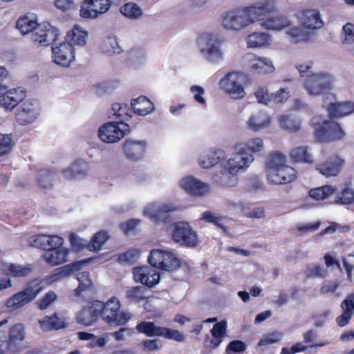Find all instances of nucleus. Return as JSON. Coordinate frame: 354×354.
Segmentation results:
<instances>
[{"label": "nucleus", "instance_id": "15", "mask_svg": "<svg viewBox=\"0 0 354 354\" xmlns=\"http://www.w3.org/2000/svg\"><path fill=\"white\" fill-rule=\"evenodd\" d=\"M52 52L54 62L63 66H68L75 59L74 46L66 41L60 43L57 46L53 44Z\"/></svg>", "mask_w": 354, "mask_h": 354}, {"label": "nucleus", "instance_id": "55", "mask_svg": "<svg viewBox=\"0 0 354 354\" xmlns=\"http://www.w3.org/2000/svg\"><path fill=\"white\" fill-rule=\"evenodd\" d=\"M69 241L72 248L76 251H81L84 249L87 250V243L85 240L79 237L75 233H71L69 236Z\"/></svg>", "mask_w": 354, "mask_h": 354}, {"label": "nucleus", "instance_id": "48", "mask_svg": "<svg viewBox=\"0 0 354 354\" xmlns=\"http://www.w3.org/2000/svg\"><path fill=\"white\" fill-rule=\"evenodd\" d=\"M120 10L122 15L130 19H138L142 15V9L133 2L126 3Z\"/></svg>", "mask_w": 354, "mask_h": 354}, {"label": "nucleus", "instance_id": "43", "mask_svg": "<svg viewBox=\"0 0 354 354\" xmlns=\"http://www.w3.org/2000/svg\"><path fill=\"white\" fill-rule=\"evenodd\" d=\"M109 235L105 230H101L95 233L91 241L87 243V250L91 252H97L101 250L102 245L109 239Z\"/></svg>", "mask_w": 354, "mask_h": 354}, {"label": "nucleus", "instance_id": "11", "mask_svg": "<svg viewBox=\"0 0 354 354\" xmlns=\"http://www.w3.org/2000/svg\"><path fill=\"white\" fill-rule=\"evenodd\" d=\"M333 80L328 73H312L306 77L304 85L310 95H319L332 88Z\"/></svg>", "mask_w": 354, "mask_h": 354}, {"label": "nucleus", "instance_id": "45", "mask_svg": "<svg viewBox=\"0 0 354 354\" xmlns=\"http://www.w3.org/2000/svg\"><path fill=\"white\" fill-rule=\"evenodd\" d=\"M270 40L268 34L264 32H253L248 36L246 41L248 47L257 48L267 45Z\"/></svg>", "mask_w": 354, "mask_h": 354}, {"label": "nucleus", "instance_id": "22", "mask_svg": "<svg viewBox=\"0 0 354 354\" xmlns=\"http://www.w3.org/2000/svg\"><path fill=\"white\" fill-rule=\"evenodd\" d=\"M100 317L96 300L92 301L84 306L77 314L76 321L78 324L88 326L95 323Z\"/></svg>", "mask_w": 354, "mask_h": 354}, {"label": "nucleus", "instance_id": "3", "mask_svg": "<svg viewBox=\"0 0 354 354\" xmlns=\"http://www.w3.org/2000/svg\"><path fill=\"white\" fill-rule=\"evenodd\" d=\"M99 315L102 320L109 326H119L126 324L132 317L128 311L121 310V303L115 296L106 302L96 300Z\"/></svg>", "mask_w": 354, "mask_h": 354}, {"label": "nucleus", "instance_id": "19", "mask_svg": "<svg viewBox=\"0 0 354 354\" xmlns=\"http://www.w3.org/2000/svg\"><path fill=\"white\" fill-rule=\"evenodd\" d=\"M297 17L301 25L307 29H318L324 25L319 12L317 10H301L297 12Z\"/></svg>", "mask_w": 354, "mask_h": 354}, {"label": "nucleus", "instance_id": "49", "mask_svg": "<svg viewBox=\"0 0 354 354\" xmlns=\"http://www.w3.org/2000/svg\"><path fill=\"white\" fill-rule=\"evenodd\" d=\"M54 176L55 173L48 169H40L37 176L38 185L44 189L52 186Z\"/></svg>", "mask_w": 354, "mask_h": 354}, {"label": "nucleus", "instance_id": "35", "mask_svg": "<svg viewBox=\"0 0 354 354\" xmlns=\"http://www.w3.org/2000/svg\"><path fill=\"white\" fill-rule=\"evenodd\" d=\"M250 68L259 74L270 73L274 70V66L268 59L256 55L250 60Z\"/></svg>", "mask_w": 354, "mask_h": 354}, {"label": "nucleus", "instance_id": "64", "mask_svg": "<svg viewBox=\"0 0 354 354\" xmlns=\"http://www.w3.org/2000/svg\"><path fill=\"white\" fill-rule=\"evenodd\" d=\"M338 198L343 204L353 203H354V191L350 188H345Z\"/></svg>", "mask_w": 354, "mask_h": 354}, {"label": "nucleus", "instance_id": "17", "mask_svg": "<svg viewBox=\"0 0 354 354\" xmlns=\"http://www.w3.org/2000/svg\"><path fill=\"white\" fill-rule=\"evenodd\" d=\"M38 115L37 104L30 100H27L18 109L15 115V119L19 124L28 125L33 122Z\"/></svg>", "mask_w": 354, "mask_h": 354}, {"label": "nucleus", "instance_id": "38", "mask_svg": "<svg viewBox=\"0 0 354 354\" xmlns=\"http://www.w3.org/2000/svg\"><path fill=\"white\" fill-rule=\"evenodd\" d=\"M270 124V118L263 111L252 115L248 121V127L254 131L268 127Z\"/></svg>", "mask_w": 354, "mask_h": 354}, {"label": "nucleus", "instance_id": "24", "mask_svg": "<svg viewBox=\"0 0 354 354\" xmlns=\"http://www.w3.org/2000/svg\"><path fill=\"white\" fill-rule=\"evenodd\" d=\"M180 187L188 194L192 196H203L209 192V187L207 184L192 177L187 176L180 180Z\"/></svg>", "mask_w": 354, "mask_h": 354}, {"label": "nucleus", "instance_id": "9", "mask_svg": "<svg viewBox=\"0 0 354 354\" xmlns=\"http://www.w3.org/2000/svg\"><path fill=\"white\" fill-rule=\"evenodd\" d=\"M172 240L182 246L194 248L198 244L197 233L187 222H177L172 225Z\"/></svg>", "mask_w": 354, "mask_h": 354}, {"label": "nucleus", "instance_id": "6", "mask_svg": "<svg viewBox=\"0 0 354 354\" xmlns=\"http://www.w3.org/2000/svg\"><path fill=\"white\" fill-rule=\"evenodd\" d=\"M44 283L43 279H32L23 290L15 294L6 301V306L16 310L30 303L45 288Z\"/></svg>", "mask_w": 354, "mask_h": 354}, {"label": "nucleus", "instance_id": "26", "mask_svg": "<svg viewBox=\"0 0 354 354\" xmlns=\"http://www.w3.org/2000/svg\"><path fill=\"white\" fill-rule=\"evenodd\" d=\"M342 313L336 318V323L339 327L346 326L354 315V293L349 294L341 303Z\"/></svg>", "mask_w": 354, "mask_h": 354}, {"label": "nucleus", "instance_id": "46", "mask_svg": "<svg viewBox=\"0 0 354 354\" xmlns=\"http://www.w3.org/2000/svg\"><path fill=\"white\" fill-rule=\"evenodd\" d=\"M38 25L36 20L30 19L27 16L21 17L16 23V28L22 35H26L32 32L33 30Z\"/></svg>", "mask_w": 354, "mask_h": 354}, {"label": "nucleus", "instance_id": "13", "mask_svg": "<svg viewBox=\"0 0 354 354\" xmlns=\"http://www.w3.org/2000/svg\"><path fill=\"white\" fill-rule=\"evenodd\" d=\"M58 37V29L49 23L38 24L31 34V39L34 43L45 46L54 43Z\"/></svg>", "mask_w": 354, "mask_h": 354}, {"label": "nucleus", "instance_id": "47", "mask_svg": "<svg viewBox=\"0 0 354 354\" xmlns=\"http://www.w3.org/2000/svg\"><path fill=\"white\" fill-rule=\"evenodd\" d=\"M201 53L207 60L212 62H217L222 59V53L218 42L211 44L207 48H202Z\"/></svg>", "mask_w": 354, "mask_h": 354}, {"label": "nucleus", "instance_id": "51", "mask_svg": "<svg viewBox=\"0 0 354 354\" xmlns=\"http://www.w3.org/2000/svg\"><path fill=\"white\" fill-rule=\"evenodd\" d=\"M243 149L251 152H260L263 149V142L260 138H254L248 140L245 143L239 144Z\"/></svg>", "mask_w": 354, "mask_h": 354}, {"label": "nucleus", "instance_id": "42", "mask_svg": "<svg viewBox=\"0 0 354 354\" xmlns=\"http://www.w3.org/2000/svg\"><path fill=\"white\" fill-rule=\"evenodd\" d=\"M289 154L292 162H313L312 156L306 146L297 147L292 149Z\"/></svg>", "mask_w": 354, "mask_h": 354}, {"label": "nucleus", "instance_id": "1", "mask_svg": "<svg viewBox=\"0 0 354 354\" xmlns=\"http://www.w3.org/2000/svg\"><path fill=\"white\" fill-rule=\"evenodd\" d=\"M274 9V6L270 3L266 6H251L243 9L230 10L223 16L222 25L227 30H239L265 18Z\"/></svg>", "mask_w": 354, "mask_h": 354}, {"label": "nucleus", "instance_id": "14", "mask_svg": "<svg viewBox=\"0 0 354 354\" xmlns=\"http://www.w3.org/2000/svg\"><path fill=\"white\" fill-rule=\"evenodd\" d=\"M128 130L122 127L119 122H110L99 129L98 136L104 142L115 143L121 140Z\"/></svg>", "mask_w": 354, "mask_h": 354}, {"label": "nucleus", "instance_id": "41", "mask_svg": "<svg viewBox=\"0 0 354 354\" xmlns=\"http://www.w3.org/2000/svg\"><path fill=\"white\" fill-rule=\"evenodd\" d=\"M223 156L224 153L222 150L211 151L207 154L202 156L198 163L202 168L208 169L218 163Z\"/></svg>", "mask_w": 354, "mask_h": 354}, {"label": "nucleus", "instance_id": "56", "mask_svg": "<svg viewBox=\"0 0 354 354\" xmlns=\"http://www.w3.org/2000/svg\"><path fill=\"white\" fill-rule=\"evenodd\" d=\"M281 338V334L277 331L270 333L262 337L258 342V346H265L278 342Z\"/></svg>", "mask_w": 354, "mask_h": 354}, {"label": "nucleus", "instance_id": "25", "mask_svg": "<svg viewBox=\"0 0 354 354\" xmlns=\"http://www.w3.org/2000/svg\"><path fill=\"white\" fill-rule=\"evenodd\" d=\"M147 143L144 141L126 140L123 151L129 160L137 161L142 158L146 151Z\"/></svg>", "mask_w": 354, "mask_h": 354}, {"label": "nucleus", "instance_id": "31", "mask_svg": "<svg viewBox=\"0 0 354 354\" xmlns=\"http://www.w3.org/2000/svg\"><path fill=\"white\" fill-rule=\"evenodd\" d=\"M147 289L145 286H129L125 288L124 298L131 304H139L148 299L146 295Z\"/></svg>", "mask_w": 354, "mask_h": 354}, {"label": "nucleus", "instance_id": "34", "mask_svg": "<svg viewBox=\"0 0 354 354\" xmlns=\"http://www.w3.org/2000/svg\"><path fill=\"white\" fill-rule=\"evenodd\" d=\"M39 324L44 331L59 330L68 326L64 318L59 317L56 314L51 317L46 316L43 319H39Z\"/></svg>", "mask_w": 354, "mask_h": 354}, {"label": "nucleus", "instance_id": "16", "mask_svg": "<svg viewBox=\"0 0 354 354\" xmlns=\"http://www.w3.org/2000/svg\"><path fill=\"white\" fill-rule=\"evenodd\" d=\"M272 3L274 6V10L270 12L265 18L260 19L263 21L262 26L267 30H281L290 25L289 20L287 17L277 15V8L274 0H268L261 6H266Z\"/></svg>", "mask_w": 354, "mask_h": 354}, {"label": "nucleus", "instance_id": "52", "mask_svg": "<svg viewBox=\"0 0 354 354\" xmlns=\"http://www.w3.org/2000/svg\"><path fill=\"white\" fill-rule=\"evenodd\" d=\"M140 255V252L137 249H131L118 256V261L120 263H126L129 264L135 263Z\"/></svg>", "mask_w": 354, "mask_h": 354}, {"label": "nucleus", "instance_id": "53", "mask_svg": "<svg viewBox=\"0 0 354 354\" xmlns=\"http://www.w3.org/2000/svg\"><path fill=\"white\" fill-rule=\"evenodd\" d=\"M247 345L241 340H233L226 347V354L243 353L245 351Z\"/></svg>", "mask_w": 354, "mask_h": 354}, {"label": "nucleus", "instance_id": "28", "mask_svg": "<svg viewBox=\"0 0 354 354\" xmlns=\"http://www.w3.org/2000/svg\"><path fill=\"white\" fill-rule=\"evenodd\" d=\"M45 250L43 258L52 266L60 265L67 261V256L69 253V250L67 248L62 246L56 248H49Z\"/></svg>", "mask_w": 354, "mask_h": 354}, {"label": "nucleus", "instance_id": "59", "mask_svg": "<svg viewBox=\"0 0 354 354\" xmlns=\"http://www.w3.org/2000/svg\"><path fill=\"white\" fill-rule=\"evenodd\" d=\"M254 95L257 99L258 102L264 104L270 103L271 94L268 93V91L266 86H260L254 93Z\"/></svg>", "mask_w": 354, "mask_h": 354}, {"label": "nucleus", "instance_id": "32", "mask_svg": "<svg viewBox=\"0 0 354 354\" xmlns=\"http://www.w3.org/2000/svg\"><path fill=\"white\" fill-rule=\"evenodd\" d=\"M33 270L30 264L21 266L16 263L3 264V272L6 275L14 278L26 277L30 274Z\"/></svg>", "mask_w": 354, "mask_h": 354}, {"label": "nucleus", "instance_id": "21", "mask_svg": "<svg viewBox=\"0 0 354 354\" xmlns=\"http://www.w3.org/2000/svg\"><path fill=\"white\" fill-rule=\"evenodd\" d=\"M133 280L148 288H152L159 283L160 274L146 267H136L133 269Z\"/></svg>", "mask_w": 354, "mask_h": 354}, {"label": "nucleus", "instance_id": "5", "mask_svg": "<svg viewBox=\"0 0 354 354\" xmlns=\"http://www.w3.org/2000/svg\"><path fill=\"white\" fill-rule=\"evenodd\" d=\"M315 138L318 142H328L342 139L345 133L337 122L328 121L320 115L311 119Z\"/></svg>", "mask_w": 354, "mask_h": 354}, {"label": "nucleus", "instance_id": "18", "mask_svg": "<svg viewBox=\"0 0 354 354\" xmlns=\"http://www.w3.org/2000/svg\"><path fill=\"white\" fill-rule=\"evenodd\" d=\"M25 339V329L22 324H16L10 328L6 340V350L16 353L21 350Z\"/></svg>", "mask_w": 354, "mask_h": 354}, {"label": "nucleus", "instance_id": "36", "mask_svg": "<svg viewBox=\"0 0 354 354\" xmlns=\"http://www.w3.org/2000/svg\"><path fill=\"white\" fill-rule=\"evenodd\" d=\"M88 36L87 31L83 30L80 26L75 25L73 28L69 30L66 36V41L74 45L84 46L86 44Z\"/></svg>", "mask_w": 354, "mask_h": 354}, {"label": "nucleus", "instance_id": "10", "mask_svg": "<svg viewBox=\"0 0 354 354\" xmlns=\"http://www.w3.org/2000/svg\"><path fill=\"white\" fill-rule=\"evenodd\" d=\"M243 77L241 72H229L219 81V87L233 99L243 98L246 93L242 85Z\"/></svg>", "mask_w": 354, "mask_h": 354}, {"label": "nucleus", "instance_id": "23", "mask_svg": "<svg viewBox=\"0 0 354 354\" xmlns=\"http://www.w3.org/2000/svg\"><path fill=\"white\" fill-rule=\"evenodd\" d=\"M344 160L337 155H332L324 162L318 164L316 169L322 175L330 177L337 176L340 172Z\"/></svg>", "mask_w": 354, "mask_h": 354}, {"label": "nucleus", "instance_id": "50", "mask_svg": "<svg viewBox=\"0 0 354 354\" xmlns=\"http://www.w3.org/2000/svg\"><path fill=\"white\" fill-rule=\"evenodd\" d=\"M76 278L79 281V286L75 290L77 295L88 290L92 286V281L89 278L88 272H80L77 273Z\"/></svg>", "mask_w": 354, "mask_h": 354}, {"label": "nucleus", "instance_id": "2", "mask_svg": "<svg viewBox=\"0 0 354 354\" xmlns=\"http://www.w3.org/2000/svg\"><path fill=\"white\" fill-rule=\"evenodd\" d=\"M266 176L270 183L284 185L297 178V171L286 164V156L281 152L271 153L266 162Z\"/></svg>", "mask_w": 354, "mask_h": 354}, {"label": "nucleus", "instance_id": "29", "mask_svg": "<svg viewBox=\"0 0 354 354\" xmlns=\"http://www.w3.org/2000/svg\"><path fill=\"white\" fill-rule=\"evenodd\" d=\"M174 211V208L169 205H162L158 207L150 205L145 208L144 214L154 223L166 222L167 214Z\"/></svg>", "mask_w": 354, "mask_h": 354}, {"label": "nucleus", "instance_id": "12", "mask_svg": "<svg viewBox=\"0 0 354 354\" xmlns=\"http://www.w3.org/2000/svg\"><path fill=\"white\" fill-rule=\"evenodd\" d=\"M111 6V0H84L80 15L84 19H95L106 13Z\"/></svg>", "mask_w": 354, "mask_h": 354}, {"label": "nucleus", "instance_id": "7", "mask_svg": "<svg viewBox=\"0 0 354 354\" xmlns=\"http://www.w3.org/2000/svg\"><path fill=\"white\" fill-rule=\"evenodd\" d=\"M136 329L138 333H142L147 337H162L177 342H183L185 340V335L179 330L156 326L152 322H142L136 325Z\"/></svg>", "mask_w": 354, "mask_h": 354}, {"label": "nucleus", "instance_id": "62", "mask_svg": "<svg viewBox=\"0 0 354 354\" xmlns=\"http://www.w3.org/2000/svg\"><path fill=\"white\" fill-rule=\"evenodd\" d=\"M289 96V92L285 88H281L279 89L276 93L271 94L270 103H283L288 99Z\"/></svg>", "mask_w": 354, "mask_h": 354}, {"label": "nucleus", "instance_id": "63", "mask_svg": "<svg viewBox=\"0 0 354 354\" xmlns=\"http://www.w3.org/2000/svg\"><path fill=\"white\" fill-rule=\"evenodd\" d=\"M139 219H129L120 225V230L125 234H129L131 232L133 231L136 226L140 223Z\"/></svg>", "mask_w": 354, "mask_h": 354}, {"label": "nucleus", "instance_id": "44", "mask_svg": "<svg viewBox=\"0 0 354 354\" xmlns=\"http://www.w3.org/2000/svg\"><path fill=\"white\" fill-rule=\"evenodd\" d=\"M281 127L290 133L297 132L301 127V120L289 115H283L280 118Z\"/></svg>", "mask_w": 354, "mask_h": 354}, {"label": "nucleus", "instance_id": "8", "mask_svg": "<svg viewBox=\"0 0 354 354\" xmlns=\"http://www.w3.org/2000/svg\"><path fill=\"white\" fill-rule=\"evenodd\" d=\"M147 261L152 267L167 272L176 270L181 264L174 252L160 249L152 250Z\"/></svg>", "mask_w": 354, "mask_h": 354}, {"label": "nucleus", "instance_id": "39", "mask_svg": "<svg viewBox=\"0 0 354 354\" xmlns=\"http://www.w3.org/2000/svg\"><path fill=\"white\" fill-rule=\"evenodd\" d=\"M337 189L331 185H323L322 187L310 189L308 191V196L317 201L328 199L335 194Z\"/></svg>", "mask_w": 354, "mask_h": 354}, {"label": "nucleus", "instance_id": "54", "mask_svg": "<svg viewBox=\"0 0 354 354\" xmlns=\"http://www.w3.org/2000/svg\"><path fill=\"white\" fill-rule=\"evenodd\" d=\"M223 339V337L214 335H212V338L209 339V335H207L203 342V346L206 350L211 351L217 348L222 343Z\"/></svg>", "mask_w": 354, "mask_h": 354}, {"label": "nucleus", "instance_id": "33", "mask_svg": "<svg viewBox=\"0 0 354 354\" xmlns=\"http://www.w3.org/2000/svg\"><path fill=\"white\" fill-rule=\"evenodd\" d=\"M131 107L136 114L143 116L151 113L154 109L152 102L144 95L133 99Z\"/></svg>", "mask_w": 354, "mask_h": 354}, {"label": "nucleus", "instance_id": "57", "mask_svg": "<svg viewBox=\"0 0 354 354\" xmlns=\"http://www.w3.org/2000/svg\"><path fill=\"white\" fill-rule=\"evenodd\" d=\"M13 142L10 135H3L0 138V156L8 153L12 149Z\"/></svg>", "mask_w": 354, "mask_h": 354}, {"label": "nucleus", "instance_id": "60", "mask_svg": "<svg viewBox=\"0 0 354 354\" xmlns=\"http://www.w3.org/2000/svg\"><path fill=\"white\" fill-rule=\"evenodd\" d=\"M227 324L225 320L216 323L211 329V335H218L224 338L227 335Z\"/></svg>", "mask_w": 354, "mask_h": 354}, {"label": "nucleus", "instance_id": "37", "mask_svg": "<svg viewBox=\"0 0 354 354\" xmlns=\"http://www.w3.org/2000/svg\"><path fill=\"white\" fill-rule=\"evenodd\" d=\"M131 108L126 104L113 103L111 106V115L116 119H118L119 124L126 129H129V126L124 123V120H128L130 115Z\"/></svg>", "mask_w": 354, "mask_h": 354}, {"label": "nucleus", "instance_id": "58", "mask_svg": "<svg viewBox=\"0 0 354 354\" xmlns=\"http://www.w3.org/2000/svg\"><path fill=\"white\" fill-rule=\"evenodd\" d=\"M324 269L319 265H309L306 270V277L308 278L324 277Z\"/></svg>", "mask_w": 354, "mask_h": 354}, {"label": "nucleus", "instance_id": "27", "mask_svg": "<svg viewBox=\"0 0 354 354\" xmlns=\"http://www.w3.org/2000/svg\"><path fill=\"white\" fill-rule=\"evenodd\" d=\"M63 243V239L57 235L37 234L32 241V245L35 247L42 250L62 247Z\"/></svg>", "mask_w": 354, "mask_h": 354}, {"label": "nucleus", "instance_id": "20", "mask_svg": "<svg viewBox=\"0 0 354 354\" xmlns=\"http://www.w3.org/2000/svg\"><path fill=\"white\" fill-rule=\"evenodd\" d=\"M26 96V92L21 88L10 89L0 96V106L6 111H12Z\"/></svg>", "mask_w": 354, "mask_h": 354}, {"label": "nucleus", "instance_id": "61", "mask_svg": "<svg viewBox=\"0 0 354 354\" xmlns=\"http://www.w3.org/2000/svg\"><path fill=\"white\" fill-rule=\"evenodd\" d=\"M56 299L57 295L53 291L48 292L38 302L39 309H46Z\"/></svg>", "mask_w": 354, "mask_h": 354}, {"label": "nucleus", "instance_id": "4", "mask_svg": "<svg viewBox=\"0 0 354 354\" xmlns=\"http://www.w3.org/2000/svg\"><path fill=\"white\" fill-rule=\"evenodd\" d=\"M236 153H233L227 161V170L221 172V180L222 186L233 187L238 180L236 174L239 170L246 169L254 160V157L241 147L240 145L235 147Z\"/></svg>", "mask_w": 354, "mask_h": 354}, {"label": "nucleus", "instance_id": "40", "mask_svg": "<svg viewBox=\"0 0 354 354\" xmlns=\"http://www.w3.org/2000/svg\"><path fill=\"white\" fill-rule=\"evenodd\" d=\"M88 170V165L82 160H77L68 169L64 171V176L68 179H72L79 176H85Z\"/></svg>", "mask_w": 354, "mask_h": 354}, {"label": "nucleus", "instance_id": "30", "mask_svg": "<svg viewBox=\"0 0 354 354\" xmlns=\"http://www.w3.org/2000/svg\"><path fill=\"white\" fill-rule=\"evenodd\" d=\"M327 109L330 118H341L354 112V103L351 102L330 103Z\"/></svg>", "mask_w": 354, "mask_h": 354}]
</instances>
